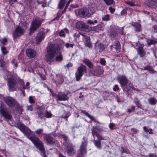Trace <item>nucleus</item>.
I'll return each instance as SVG.
<instances>
[{
    "label": "nucleus",
    "mask_w": 157,
    "mask_h": 157,
    "mask_svg": "<svg viewBox=\"0 0 157 157\" xmlns=\"http://www.w3.org/2000/svg\"><path fill=\"white\" fill-rule=\"evenodd\" d=\"M17 127L42 152L43 157H47L42 142L32 134L31 130L21 122L17 124Z\"/></svg>",
    "instance_id": "1"
},
{
    "label": "nucleus",
    "mask_w": 157,
    "mask_h": 157,
    "mask_svg": "<svg viewBox=\"0 0 157 157\" xmlns=\"http://www.w3.org/2000/svg\"><path fill=\"white\" fill-rule=\"evenodd\" d=\"M59 51L58 47L53 44H51L47 49V53L45 56L46 61L50 64L53 62L54 58L56 54H57Z\"/></svg>",
    "instance_id": "2"
},
{
    "label": "nucleus",
    "mask_w": 157,
    "mask_h": 157,
    "mask_svg": "<svg viewBox=\"0 0 157 157\" xmlns=\"http://www.w3.org/2000/svg\"><path fill=\"white\" fill-rule=\"evenodd\" d=\"M117 79L124 92L129 95V92L132 87V84L125 75L119 76Z\"/></svg>",
    "instance_id": "3"
},
{
    "label": "nucleus",
    "mask_w": 157,
    "mask_h": 157,
    "mask_svg": "<svg viewBox=\"0 0 157 157\" xmlns=\"http://www.w3.org/2000/svg\"><path fill=\"white\" fill-rule=\"evenodd\" d=\"M43 20L37 18L33 19L30 28V33H33L41 25Z\"/></svg>",
    "instance_id": "4"
},
{
    "label": "nucleus",
    "mask_w": 157,
    "mask_h": 157,
    "mask_svg": "<svg viewBox=\"0 0 157 157\" xmlns=\"http://www.w3.org/2000/svg\"><path fill=\"white\" fill-rule=\"evenodd\" d=\"M92 10L90 9V10L86 8H83L80 9L78 10V13L80 17H88L94 12V10L93 8Z\"/></svg>",
    "instance_id": "5"
},
{
    "label": "nucleus",
    "mask_w": 157,
    "mask_h": 157,
    "mask_svg": "<svg viewBox=\"0 0 157 157\" xmlns=\"http://www.w3.org/2000/svg\"><path fill=\"white\" fill-rule=\"evenodd\" d=\"M0 114L1 116L8 120H10L12 118L11 113L8 109L4 108V104L2 103L0 104Z\"/></svg>",
    "instance_id": "6"
},
{
    "label": "nucleus",
    "mask_w": 157,
    "mask_h": 157,
    "mask_svg": "<svg viewBox=\"0 0 157 157\" xmlns=\"http://www.w3.org/2000/svg\"><path fill=\"white\" fill-rule=\"evenodd\" d=\"M3 100L9 108H14L15 105L17 104L16 100L10 96L3 98Z\"/></svg>",
    "instance_id": "7"
},
{
    "label": "nucleus",
    "mask_w": 157,
    "mask_h": 157,
    "mask_svg": "<svg viewBox=\"0 0 157 157\" xmlns=\"http://www.w3.org/2000/svg\"><path fill=\"white\" fill-rule=\"evenodd\" d=\"M86 67L83 65H81L78 68L75 73L76 80L77 81L80 80L83 73L86 72Z\"/></svg>",
    "instance_id": "8"
},
{
    "label": "nucleus",
    "mask_w": 157,
    "mask_h": 157,
    "mask_svg": "<svg viewBox=\"0 0 157 157\" xmlns=\"http://www.w3.org/2000/svg\"><path fill=\"white\" fill-rule=\"evenodd\" d=\"M8 85L9 90L11 91L15 90L17 87V82L12 75H11L10 77H8Z\"/></svg>",
    "instance_id": "9"
},
{
    "label": "nucleus",
    "mask_w": 157,
    "mask_h": 157,
    "mask_svg": "<svg viewBox=\"0 0 157 157\" xmlns=\"http://www.w3.org/2000/svg\"><path fill=\"white\" fill-rule=\"evenodd\" d=\"M44 140L49 145H53L56 143L54 139L52 137L50 134H44Z\"/></svg>",
    "instance_id": "10"
},
{
    "label": "nucleus",
    "mask_w": 157,
    "mask_h": 157,
    "mask_svg": "<svg viewBox=\"0 0 157 157\" xmlns=\"http://www.w3.org/2000/svg\"><path fill=\"white\" fill-rule=\"evenodd\" d=\"M80 34L82 36V37L85 39V40L84 41L85 46L89 48H91L92 47V44L90 41V37L86 35L85 33H80Z\"/></svg>",
    "instance_id": "11"
},
{
    "label": "nucleus",
    "mask_w": 157,
    "mask_h": 157,
    "mask_svg": "<svg viewBox=\"0 0 157 157\" xmlns=\"http://www.w3.org/2000/svg\"><path fill=\"white\" fill-rule=\"evenodd\" d=\"M67 154L70 155H74L76 151L74 148L73 145L71 144H69L67 145L66 150Z\"/></svg>",
    "instance_id": "12"
},
{
    "label": "nucleus",
    "mask_w": 157,
    "mask_h": 157,
    "mask_svg": "<svg viewBox=\"0 0 157 157\" xmlns=\"http://www.w3.org/2000/svg\"><path fill=\"white\" fill-rule=\"evenodd\" d=\"M24 29L19 26H17L15 29L13 34V37L14 38L21 36L23 33Z\"/></svg>",
    "instance_id": "13"
},
{
    "label": "nucleus",
    "mask_w": 157,
    "mask_h": 157,
    "mask_svg": "<svg viewBox=\"0 0 157 157\" xmlns=\"http://www.w3.org/2000/svg\"><path fill=\"white\" fill-rule=\"evenodd\" d=\"M46 35L45 33L44 32H40L37 34L36 39L37 44L39 43L40 41L43 40Z\"/></svg>",
    "instance_id": "14"
},
{
    "label": "nucleus",
    "mask_w": 157,
    "mask_h": 157,
    "mask_svg": "<svg viewBox=\"0 0 157 157\" xmlns=\"http://www.w3.org/2000/svg\"><path fill=\"white\" fill-rule=\"evenodd\" d=\"M87 143L86 141L85 140L82 143V144L80 146L79 149L80 154L82 155L86 152V147Z\"/></svg>",
    "instance_id": "15"
},
{
    "label": "nucleus",
    "mask_w": 157,
    "mask_h": 157,
    "mask_svg": "<svg viewBox=\"0 0 157 157\" xmlns=\"http://www.w3.org/2000/svg\"><path fill=\"white\" fill-rule=\"evenodd\" d=\"M103 72V68L101 67H98L92 71V74L94 76H98L101 75Z\"/></svg>",
    "instance_id": "16"
},
{
    "label": "nucleus",
    "mask_w": 157,
    "mask_h": 157,
    "mask_svg": "<svg viewBox=\"0 0 157 157\" xmlns=\"http://www.w3.org/2000/svg\"><path fill=\"white\" fill-rule=\"evenodd\" d=\"M92 130V133L93 136L94 137V136H97L98 139L97 140H99L101 141V140H104V138L98 133L99 130L98 128L95 127L93 128Z\"/></svg>",
    "instance_id": "17"
},
{
    "label": "nucleus",
    "mask_w": 157,
    "mask_h": 157,
    "mask_svg": "<svg viewBox=\"0 0 157 157\" xmlns=\"http://www.w3.org/2000/svg\"><path fill=\"white\" fill-rule=\"evenodd\" d=\"M76 26L77 29L83 31H85L88 28V26L83 22L80 21H78L76 23Z\"/></svg>",
    "instance_id": "18"
},
{
    "label": "nucleus",
    "mask_w": 157,
    "mask_h": 157,
    "mask_svg": "<svg viewBox=\"0 0 157 157\" xmlns=\"http://www.w3.org/2000/svg\"><path fill=\"white\" fill-rule=\"evenodd\" d=\"M143 47L144 44H139V47L136 49L138 53L141 57H144L145 55V52L144 50Z\"/></svg>",
    "instance_id": "19"
},
{
    "label": "nucleus",
    "mask_w": 157,
    "mask_h": 157,
    "mask_svg": "<svg viewBox=\"0 0 157 157\" xmlns=\"http://www.w3.org/2000/svg\"><path fill=\"white\" fill-rule=\"evenodd\" d=\"M26 53L27 56L29 58H33L36 56V52L33 49H28L26 50Z\"/></svg>",
    "instance_id": "20"
},
{
    "label": "nucleus",
    "mask_w": 157,
    "mask_h": 157,
    "mask_svg": "<svg viewBox=\"0 0 157 157\" xmlns=\"http://www.w3.org/2000/svg\"><path fill=\"white\" fill-rule=\"evenodd\" d=\"M3 58L4 57L3 56H1L0 58V67H1L3 71H7L8 65L5 61H3Z\"/></svg>",
    "instance_id": "21"
},
{
    "label": "nucleus",
    "mask_w": 157,
    "mask_h": 157,
    "mask_svg": "<svg viewBox=\"0 0 157 157\" xmlns=\"http://www.w3.org/2000/svg\"><path fill=\"white\" fill-rule=\"evenodd\" d=\"M68 99V98L67 94L64 93H59L58 94V99H57V101H66Z\"/></svg>",
    "instance_id": "22"
},
{
    "label": "nucleus",
    "mask_w": 157,
    "mask_h": 157,
    "mask_svg": "<svg viewBox=\"0 0 157 157\" xmlns=\"http://www.w3.org/2000/svg\"><path fill=\"white\" fill-rule=\"evenodd\" d=\"M132 25L134 27L135 31L139 32L142 31L141 25L140 23L132 22Z\"/></svg>",
    "instance_id": "23"
},
{
    "label": "nucleus",
    "mask_w": 157,
    "mask_h": 157,
    "mask_svg": "<svg viewBox=\"0 0 157 157\" xmlns=\"http://www.w3.org/2000/svg\"><path fill=\"white\" fill-rule=\"evenodd\" d=\"M104 25L103 24H99L92 28V30L96 32H98L99 31H102L103 29Z\"/></svg>",
    "instance_id": "24"
},
{
    "label": "nucleus",
    "mask_w": 157,
    "mask_h": 157,
    "mask_svg": "<svg viewBox=\"0 0 157 157\" xmlns=\"http://www.w3.org/2000/svg\"><path fill=\"white\" fill-rule=\"evenodd\" d=\"M57 78L56 83L57 84H61L63 82V76L60 74L56 75Z\"/></svg>",
    "instance_id": "25"
},
{
    "label": "nucleus",
    "mask_w": 157,
    "mask_h": 157,
    "mask_svg": "<svg viewBox=\"0 0 157 157\" xmlns=\"http://www.w3.org/2000/svg\"><path fill=\"white\" fill-rule=\"evenodd\" d=\"M83 61L90 68H92L93 67V65L92 63L89 59H84L83 60Z\"/></svg>",
    "instance_id": "26"
},
{
    "label": "nucleus",
    "mask_w": 157,
    "mask_h": 157,
    "mask_svg": "<svg viewBox=\"0 0 157 157\" xmlns=\"http://www.w3.org/2000/svg\"><path fill=\"white\" fill-rule=\"evenodd\" d=\"M113 46H115V48L117 51H119L121 48V46L119 41L116 40L113 43V45H112L111 47H113Z\"/></svg>",
    "instance_id": "27"
},
{
    "label": "nucleus",
    "mask_w": 157,
    "mask_h": 157,
    "mask_svg": "<svg viewBox=\"0 0 157 157\" xmlns=\"http://www.w3.org/2000/svg\"><path fill=\"white\" fill-rule=\"evenodd\" d=\"M14 107L15 108L16 111L21 113L23 111V109L21 106H20V104L17 102V104L15 105Z\"/></svg>",
    "instance_id": "28"
},
{
    "label": "nucleus",
    "mask_w": 157,
    "mask_h": 157,
    "mask_svg": "<svg viewBox=\"0 0 157 157\" xmlns=\"http://www.w3.org/2000/svg\"><path fill=\"white\" fill-rule=\"evenodd\" d=\"M144 70H145L149 71L150 73L151 74H154L155 72L150 66H147L144 68Z\"/></svg>",
    "instance_id": "29"
},
{
    "label": "nucleus",
    "mask_w": 157,
    "mask_h": 157,
    "mask_svg": "<svg viewBox=\"0 0 157 157\" xmlns=\"http://www.w3.org/2000/svg\"><path fill=\"white\" fill-rule=\"evenodd\" d=\"M66 2V0H60L58 5V8L60 9L63 8Z\"/></svg>",
    "instance_id": "30"
},
{
    "label": "nucleus",
    "mask_w": 157,
    "mask_h": 157,
    "mask_svg": "<svg viewBox=\"0 0 157 157\" xmlns=\"http://www.w3.org/2000/svg\"><path fill=\"white\" fill-rule=\"evenodd\" d=\"M146 41L147 44L149 45H151L152 44H155L157 43V41L155 40L151 39L148 38L147 39Z\"/></svg>",
    "instance_id": "31"
},
{
    "label": "nucleus",
    "mask_w": 157,
    "mask_h": 157,
    "mask_svg": "<svg viewBox=\"0 0 157 157\" xmlns=\"http://www.w3.org/2000/svg\"><path fill=\"white\" fill-rule=\"evenodd\" d=\"M94 142L95 146L99 149L101 148V141L99 140H94Z\"/></svg>",
    "instance_id": "32"
},
{
    "label": "nucleus",
    "mask_w": 157,
    "mask_h": 157,
    "mask_svg": "<svg viewBox=\"0 0 157 157\" xmlns=\"http://www.w3.org/2000/svg\"><path fill=\"white\" fill-rule=\"evenodd\" d=\"M149 103L151 105H155L157 103V100L154 98H151L148 100Z\"/></svg>",
    "instance_id": "33"
},
{
    "label": "nucleus",
    "mask_w": 157,
    "mask_h": 157,
    "mask_svg": "<svg viewBox=\"0 0 157 157\" xmlns=\"http://www.w3.org/2000/svg\"><path fill=\"white\" fill-rule=\"evenodd\" d=\"M157 2V0H151V1L148 2V4L147 5L149 7H155V6L156 3Z\"/></svg>",
    "instance_id": "34"
},
{
    "label": "nucleus",
    "mask_w": 157,
    "mask_h": 157,
    "mask_svg": "<svg viewBox=\"0 0 157 157\" xmlns=\"http://www.w3.org/2000/svg\"><path fill=\"white\" fill-rule=\"evenodd\" d=\"M37 114L38 117L41 119H42L45 117V114L42 111H38Z\"/></svg>",
    "instance_id": "35"
},
{
    "label": "nucleus",
    "mask_w": 157,
    "mask_h": 157,
    "mask_svg": "<svg viewBox=\"0 0 157 157\" xmlns=\"http://www.w3.org/2000/svg\"><path fill=\"white\" fill-rule=\"evenodd\" d=\"M134 102L135 103L137 106L139 108H141V104L140 103L138 98H135L134 99Z\"/></svg>",
    "instance_id": "36"
},
{
    "label": "nucleus",
    "mask_w": 157,
    "mask_h": 157,
    "mask_svg": "<svg viewBox=\"0 0 157 157\" xmlns=\"http://www.w3.org/2000/svg\"><path fill=\"white\" fill-rule=\"evenodd\" d=\"M55 59L57 61L60 62L62 61L63 59L62 55L60 53L58 55L56 56Z\"/></svg>",
    "instance_id": "37"
},
{
    "label": "nucleus",
    "mask_w": 157,
    "mask_h": 157,
    "mask_svg": "<svg viewBox=\"0 0 157 157\" xmlns=\"http://www.w3.org/2000/svg\"><path fill=\"white\" fill-rule=\"evenodd\" d=\"M45 117H46L47 118H50L52 117V115L51 112L46 110L45 112Z\"/></svg>",
    "instance_id": "38"
},
{
    "label": "nucleus",
    "mask_w": 157,
    "mask_h": 157,
    "mask_svg": "<svg viewBox=\"0 0 157 157\" xmlns=\"http://www.w3.org/2000/svg\"><path fill=\"white\" fill-rule=\"evenodd\" d=\"M98 47L99 49V52H102L105 49L104 45L102 43H100L98 45Z\"/></svg>",
    "instance_id": "39"
},
{
    "label": "nucleus",
    "mask_w": 157,
    "mask_h": 157,
    "mask_svg": "<svg viewBox=\"0 0 157 157\" xmlns=\"http://www.w3.org/2000/svg\"><path fill=\"white\" fill-rule=\"evenodd\" d=\"M21 85L23 86V89H27L28 88V86L29 85V82H26V86L24 85V82H21Z\"/></svg>",
    "instance_id": "40"
},
{
    "label": "nucleus",
    "mask_w": 157,
    "mask_h": 157,
    "mask_svg": "<svg viewBox=\"0 0 157 157\" xmlns=\"http://www.w3.org/2000/svg\"><path fill=\"white\" fill-rule=\"evenodd\" d=\"M1 51L4 55L8 53V51L6 50V48L4 47L1 48Z\"/></svg>",
    "instance_id": "41"
},
{
    "label": "nucleus",
    "mask_w": 157,
    "mask_h": 157,
    "mask_svg": "<svg viewBox=\"0 0 157 157\" xmlns=\"http://www.w3.org/2000/svg\"><path fill=\"white\" fill-rule=\"evenodd\" d=\"M84 114L89 117L90 119L93 121L94 120H95V118L93 116H91L89 113L87 112H85Z\"/></svg>",
    "instance_id": "42"
},
{
    "label": "nucleus",
    "mask_w": 157,
    "mask_h": 157,
    "mask_svg": "<svg viewBox=\"0 0 157 157\" xmlns=\"http://www.w3.org/2000/svg\"><path fill=\"white\" fill-rule=\"evenodd\" d=\"M84 114L89 117L90 119L93 121L94 120H95V118L93 116H91L89 113L87 112H85Z\"/></svg>",
    "instance_id": "43"
},
{
    "label": "nucleus",
    "mask_w": 157,
    "mask_h": 157,
    "mask_svg": "<svg viewBox=\"0 0 157 157\" xmlns=\"http://www.w3.org/2000/svg\"><path fill=\"white\" fill-rule=\"evenodd\" d=\"M110 16L109 14L105 15L104 17H102V20L103 21H108L109 20Z\"/></svg>",
    "instance_id": "44"
},
{
    "label": "nucleus",
    "mask_w": 157,
    "mask_h": 157,
    "mask_svg": "<svg viewBox=\"0 0 157 157\" xmlns=\"http://www.w3.org/2000/svg\"><path fill=\"white\" fill-rule=\"evenodd\" d=\"M105 3L108 5H110L113 3V0H104Z\"/></svg>",
    "instance_id": "45"
},
{
    "label": "nucleus",
    "mask_w": 157,
    "mask_h": 157,
    "mask_svg": "<svg viewBox=\"0 0 157 157\" xmlns=\"http://www.w3.org/2000/svg\"><path fill=\"white\" fill-rule=\"evenodd\" d=\"M135 107L134 106H131L130 109H128V112L129 113H131L132 112H134L135 111Z\"/></svg>",
    "instance_id": "46"
},
{
    "label": "nucleus",
    "mask_w": 157,
    "mask_h": 157,
    "mask_svg": "<svg viewBox=\"0 0 157 157\" xmlns=\"http://www.w3.org/2000/svg\"><path fill=\"white\" fill-rule=\"evenodd\" d=\"M29 102L31 104H33L35 102V101L34 100L32 96H30L29 98Z\"/></svg>",
    "instance_id": "47"
},
{
    "label": "nucleus",
    "mask_w": 157,
    "mask_h": 157,
    "mask_svg": "<svg viewBox=\"0 0 157 157\" xmlns=\"http://www.w3.org/2000/svg\"><path fill=\"white\" fill-rule=\"evenodd\" d=\"M109 10L111 13H113L115 11V9L113 8L112 6H110L109 7Z\"/></svg>",
    "instance_id": "48"
},
{
    "label": "nucleus",
    "mask_w": 157,
    "mask_h": 157,
    "mask_svg": "<svg viewBox=\"0 0 157 157\" xmlns=\"http://www.w3.org/2000/svg\"><path fill=\"white\" fill-rule=\"evenodd\" d=\"M110 35L112 37H113L116 35L117 33L114 31H112L111 32Z\"/></svg>",
    "instance_id": "49"
},
{
    "label": "nucleus",
    "mask_w": 157,
    "mask_h": 157,
    "mask_svg": "<svg viewBox=\"0 0 157 157\" xmlns=\"http://www.w3.org/2000/svg\"><path fill=\"white\" fill-rule=\"evenodd\" d=\"M59 35L60 36L65 37V32H64V31L63 30H61L59 32Z\"/></svg>",
    "instance_id": "50"
},
{
    "label": "nucleus",
    "mask_w": 157,
    "mask_h": 157,
    "mask_svg": "<svg viewBox=\"0 0 157 157\" xmlns=\"http://www.w3.org/2000/svg\"><path fill=\"white\" fill-rule=\"evenodd\" d=\"M43 129H40L37 130L35 131V132L37 134H40L43 132Z\"/></svg>",
    "instance_id": "51"
},
{
    "label": "nucleus",
    "mask_w": 157,
    "mask_h": 157,
    "mask_svg": "<svg viewBox=\"0 0 157 157\" xmlns=\"http://www.w3.org/2000/svg\"><path fill=\"white\" fill-rule=\"evenodd\" d=\"M126 3L131 6H133L135 5L134 3L133 2H132L128 1L126 2Z\"/></svg>",
    "instance_id": "52"
},
{
    "label": "nucleus",
    "mask_w": 157,
    "mask_h": 157,
    "mask_svg": "<svg viewBox=\"0 0 157 157\" xmlns=\"http://www.w3.org/2000/svg\"><path fill=\"white\" fill-rule=\"evenodd\" d=\"M100 62L101 64L103 65H105L106 61L104 59H101L100 60Z\"/></svg>",
    "instance_id": "53"
},
{
    "label": "nucleus",
    "mask_w": 157,
    "mask_h": 157,
    "mask_svg": "<svg viewBox=\"0 0 157 157\" xmlns=\"http://www.w3.org/2000/svg\"><path fill=\"white\" fill-rule=\"evenodd\" d=\"M27 109L28 110H30L32 111L33 110V106L32 105H28L27 106Z\"/></svg>",
    "instance_id": "54"
},
{
    "label": "nucleus",
    "mask_w": 157,
    "mask_h": 157,
    "mask_svg": "<svg viewBox=\"0 0 157 157\" xmlns=\"http://www.w3.org/2000/svg\"><path fill=\"white\" fill-rule=\"evenodd\" d=\"M70 0H69V1H68V2H67V4H66V6L64 10H63V11L62 12V13H63L65 11V10L67 9V8L68 6L69 5V4H70Z\"/></svg>",
    "instance_id": "55"
},
{
    "label": "nucleus",
    "mask_w": 157,
    "mask_h": 157,
    "mask_svg": "<svg viewBox=\"0 0 157 157\" xmlns=\"http://www.w3.org/2000/svg\"><path fill=\"white\" fill-rule=\"evenodd\" d=\"M73 44H70L69 43H67L65 44V46L67 48H68L69 47L73 48Z\"/></svg>",
    "instance_id": "56"
},
{
    "label": "nucleus",
    "mask_w": 157,
    "mask_h": 157,
    "mask_svg": "<svg viewBox=\"0 0 157 157\" xmlns=\"http://www.w3.org/2000/svg\"><path fill=\"white\" fill-rule=\"evenodd\" d=\"M0 41L1 42L4 44L7 42V40L6 38H3L2 40H1Z\"/></svg>",
    "instance_id": "57"
},
{
    "label": "nucleus",
    "mask_w": 157,
    "mask_h": 157,
    "mask_svg": "<svg viewBox=\"0 0 157 157\" xmlns=\"http://www.w3.org/2000/svg\"><path fill=\"white\" fill-rule=\"evenodd\" d=\"M119 88L117 85H115L114 88H113V90L114 91H116L117 90H119Z\"/></svg>",
    "instance_id": "58"
},
{
    "label": "nucleus",
    "mask_w": 157,
    "mask_h": 157,
    "mask_svg": "<svg viewBox=\"0 0 157 157\" xmlns=\"http://www.w3.org/2000/svg\"><path fill=\"white\" fill-rule=\"evenodd\" d=\"M148 157H157V155L154 154L150 153L149 154Z\"/></svg>",
    "instance_id": "59"
},
{
    "label": "nucleus",
    "mask_w": 157,
    "mask_h": 157,
    "mask_svg": "<svg viewBox=\"0 0 157 157\" xmlns=\"http://www.w3.org/2000/svg\"><path fill=\"white\" fill-rule=\"evenodd\" d=\"M114 126L115 125L113 123H110L109 125V128L111 129H113V128L114 127Z\"/></svg>",
    "instance_id": "60"
},
{
    "label": "nucleus",
    "mask_w": 157,
    "mask_h": 157,
    "mask_svg": "<svg viewBox=\"0 0 157 157\" xmlns=\"http://www.w3.org/2000/svg\"><path fill=\"white\" fill-rule=\"evenodd\" d=\"M70 115V114L69 113H67L66 115L63 117L65 119H66V120H67L68 117Z\"/></svg>",
    "instance_id": "61"
},
{
    "label": "nucleus",
    "mask_w": 157,
    "mask_h": 157,
    "mask_svg": "<svg viewBox=\"0 0 157 157\" xmlns=\"http://www.w3.org/2000/svg\"><path fill=\"white\" fill-rule=\"evenodd\" d=\"M38 74L39 75L40 77L41 78V79L42 80H44L45 79L46 77L44 75H42L40 72H39Z\"/></svg>",
    "instance_id": "62"
},
{
    "label": "nucleus",
    "mask_w": 157,
    "mask_h": 157,
    "mask_svg": "<svg viewBox=\"0 0 157 157\" xmlns=\"http://www.w3.org/2000/svg\"><path fill=\"white\" fill-rule=\"evenodd\" d=\"M65 135L61 134L60 133H58L57 136L59 138H63Z\"/></svg>",
    "instance_id": "63"
},
{
    "label": "nucleus",
    "mask_w": 157,
    "mask_h": 157,
    "mask_svg": "<svg viewBox=\"0 0 157 157\" xmlns=\"http://www.w3.org/2000/svg\"><path fill=\"white\" fill-rule=\"evenodd\" d=\"M127 13V10L125 9L123 10L121 12V14L122 15H123L126 14Z\"/></svg>",
    "instance_id": "64"
}]
</instances>
